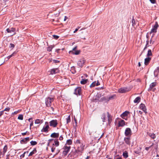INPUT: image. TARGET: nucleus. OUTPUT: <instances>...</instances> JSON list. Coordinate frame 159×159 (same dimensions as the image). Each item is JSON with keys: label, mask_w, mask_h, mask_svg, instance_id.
Segmentation results:
<instances>
[{"label": "nucleus", "mask_w": 159, "mask_h": 159, "mask_svg": "<svg viewBox=\"0 0 159 159\" xmlns=\"http://www.w3.org/2000/svg\"><path fill=\"white\" fill-rule=\"evenodd\" d=\"M106 115L105 113H103L101 116V119H102V121L103 122H105L106 121Z\"/></svg>", "instance_id": "obj_25"}, {"label": "nucleus", "mask_w": 159, "mask_h": 159, "mask_svg": "<svg viewBox=\"0 0 159 159\" xmlns=\"http://www.w3.org/2000/svg\"><path fill=\"white\" fill-rule=\"evenodd\" d=\"M122 155L125 158H127L128 157V153L126 151H125L123 152Z\"/></svg>", "instance_id": "obj_29"}, {"label": "nucleus", "mask_w": 159, "mask_h": 159, "mask_svg": "<svg viewBox=\"0 0 159 159\" xmlns=\"http://www.w3.org/2000/svg\"><path fill=\"white\" fill-rule=\"evenodd\" d=\"M148 44H146V46H145V47H144V49L143 50V51H142V53L140 55H141V54L143 52V51L144 50H145L149 46H148Z\"/></svg>", "instance_id": "obj_49"}, {"label": "nucleus", "mask_w": 159, "mask_h": 159, "mask_svg": "<svg viewBox=\"0 0 159 159\" xmlns=\"http://www.w3.org/2000/svg\"><path fill=\"white\" fill-rule=\"evenodd\" d=\"M125 125V122L124 120H121L118 122L119 126H123Z\"/></svg>", "instance_id": "obj_23"}, {"label": "nucleus", "mask_w": 159, "mask_h": 159, "mask_svg": "<svg viewBox=\"0 0 159 159\" xmlns=\"http://www.w3.org/2000/svg\"><path fill=\"white\" fill-rule=\"evenodd\" d=\"M12 156H13V155L11 156L10 154H9L7 156L6 159H11V158H10V157H12Z\"/></svg>", "instance_id": "obj_48"}, {"label": "nucleus", "mask_w": 159, "mask_h": 159, "mask_svg": "<svg viewBox=\"0 0 159 159\" xmlns=\"http://www.w3.org/2000/svg\"><path fill=\"white\" fill-rule=\"evenodd\" d=\"M151 59V58L149 57H148L145 59L144 60V64L145 65H147Z\"/></svg>", "instance_id": "obj_16"}, {"label": "nucleus", "mask_w": 159, "mask_h": 159, "mask_svg": "<svg viewBox=\"0 0 159 159\" xmlns=\"http://www.w3.org/2000/svg\"><path fill=\"white\" fill-rule=\"evenodd\" d=\"M30 143L32 146L36 145L37 144V142L35 141H32L30 142Z\"/></svg>", "instance_id": "obj_40"}, {"label": "nucleus", "mask_w": 159, "mask_h": 159, "mask_svg": "<svg viewBox=\"0 0 159 159\" xmlns=\"http://www.w3.org/2000/svg\"><path fill=\"white\" fill-rule=\"evenodd\" d=\"M10 48H12V49L13 48L15 47V45L12 43H11L10 44Z\"/></svg>", "instance_id": "obj_54"}, {"label": "nucleus", "mask_w": 159, "mask_h": 159, "mask_svg": "<svg viewBox=\"0 0 159 159\" xmlns=\"http://www.w3.org/2000/svg\"><path fill=\"white\" fill-rule=\"evenodd\" d=\"M63 138L62 135L60 136L59 138V139L60 141L62 140H63Z\"/></svg>", "instance_id": "obj_53"}, {"label": "nucleus", "mask_w": 159, "mask_h": 159, "mask_svg": "<svg viewBox=\"0 0 159 159\" xmlns=\"http://www.w3.org/2000/svg\"><path fill=\"white\" fill-rule=\"evenodd\" d=\"M96 82L95 81L92 83L90 85V87L91 88L94 87L96 85Z\"/></svg>", "instance_id": "obj_44"}, {"label": "nucleus", "mask_w": 159, "mask_h": 159, "mask_svg": "<svg viewBox=\"0 0 159 159\" xmlns=\"http://www.w3.org/2000/svg\"><path fill=\"white\" fill-rule=\"evenodd\" d=\"M159 73V67H157L154 72V74L155 77H157Z\"/></svg>", "instance_id": "obj_19"}, {"label": "nucleus", "mask_w": 159, "mask_h": 159, "mask_svg": "<svg viewBox=\"0 0 159 159\" xmlns=\"http://www.w3.org/2000/svg\"><path fill=\"white\" fill-rule=\"evenodd\" d=\"M115 96V95H111L109 97H108L107 96V97H108V101H109L110 100H111V99H114V97Z\"/></svg>", "instance_id": "obj_39"}, {"label": "nucleus", "mask_w": 159, "mask_h": 159, "mask_svg": "<svg viewBox=\"0 0 159 159\" xmlns=\"http://www.w3.org/2000/svg\"><path fill=\"white\" fill-rule=\"evenodd\" d=\"M32 118H30L28 119V121L30 122V129H31V127L33 125V122L32 120Z\"/></svg>", "instance_id": "obj_31"}, {"label": "nucleus", "mask_w": 159, "mask_h": 159, "mask_svg": "<svg viewBox=\"0 0 159 159\" xmlns=\"http://www.w3.org/2000/svg\"><path fill=\"white\" fill-rule=\"evenodd\" d=\"M15 29L13 28H7L6 30V31L8 33H10L11 34V35L12 36L15 34Z\"/></svg>", "instance_id": "obj_8"}, {"label": "nucleus", "mask_w": 159, "mask_h": 159, "mask_svg": "<svg viewBox=\"0 0 159 159\" xmlns=\"http://www.w3.org/2000/svg\"><path fill=\"white\" fill-rule=\"evenodd\" d=\"M70 121V116H68L66 118V122L67 123H68Z\"/></svg>", "instance_id": "obj_42"}, {"label": "nucleus", "mask_w": 159, "mask_h": 159, "mask_svg": "<svg viewBox=\"0 0 159 159\" xmlns=\"http://www.w3.org/2000/svg\"><path fill=\"white\" fill-rule=\"evenodd\" d=\"M37 152V150L36 148H34L33 151L31 152L29 154V156H31Z\"/></svg>", "instance_id": "obj_30"}, {"label": "nucleus", "mask_w": 159, "mask_h": 159, "mask_svg": "<svg viewBox=\"0 0 159 159\" xmlns=\"http://www.w3.org/2000/svg\"><path fill=\"white\" fill-rule=\"evenodd\" d=\"M80 52V50H76L74 52L73 51H70L69 52V53H71L73 54H75L76 55H79Z\"/></svg>", "instance_id": "obj_24"}, {"label": "nucleus", "mask_w": 159, "mask_h": 159, "mask_svg": "<svg viewBox=\"0 0 159 159\" xmlns=\"http://www.w3.org/2000/svg\"><path fill=\"white\" fill-rule=\"evenodd\" d=\"M125 135L126 136L129 137L132 134V132L130 128H127L126 129L125 132Z\"/></svg>", "instance_id": "obj_7"}, {"label": "nucleus", "mask_w": 159, "mask_h": 159, "mask_svg": "<svg viewBox=\"0 0 159 159\" xmlns=\"http://www.w3.org/2000/svg\"><path fill=\"white\" fill-rule=\"evenodd\" d=\"M16 52H14L11 55H10L11 57L14 56V55L15 54H16Z\"/></svg>", "instance_id": "obj_60"}, {"label": "nucleus", "mask_w": 159, "mask_h": 159, "mask_svg": "<svg viewBox=\"0 0 159 159\" xmlns=\"http://www.w3.org/2000/svg\"><path fill=\"white\" fill-rule=\"evenodd\" d=\"M19 112H20V111L19 110L16 111H15L14 112L12 113L11 114V115H16V114H17V113H18Z\"/></svg>", "instance_id": "obj_45"}, {"label": "nucleus", "mask_w": 159, "mask_h": 159, "mask_svg": "<svg viewBox=\"0 0 159 159\" xmlns=\"http://www.w3.org/2000/svg\"><path fill=\"white\" fill-rule=\"evenodd\" d=\"M77 46H75V47H74L72 49V51H73V52H74V51H75V50L77 49Z\"/></svg>", "instance_id": "obj_61"}, {"label": "nucleus", "mask_w": 159, "mask_h": 159, "mask_svg": "<svg viewBox=\"0 0 159 159\" xmlns=\"http://www.w3.org/2000/svg\"><path fill=\"white\" fill-rule=\"evenodd\" d=\"M16 52H14L11 55H10L11 57L14 56V55L15 54H16Z\"/></svg>", "instance_id": "obj_59"}, {"label": "nucleus", "mask_w": 159, "mask_h": 159, "mask_svg": "<svg viewBox=\"0 0 159 159\" xmlns=\"http://www.w3.org/2000/svg\"><path fill=\"white\" fill-rule=\"evenodd\" d=\"M159 27V25L157 22H156L154 25L152 26V28L151 29L150 32V34L152 33H156L157 32V30Z\"/></svg>", "instance_id": "obj_4"}, {"label": "nucleus", "mask_w": 159, "mask_h": 159, "mask_svg": "<svg viewBox=\"0 0 159 159\" xmlns=\"http://www.w3.org/2000/svg\"><path fill=\"white\" fill-rule=\"evenodd\" d=\"M149 136L152 139H154L156 138V135L154 133H150L149 134Z\"/></svg>", "instance_id": "obj_36"}, {"label": "nucleus", "mask_w": 159, "mask_h": 159, "mask_svg": "<svg viewBox=\"0 0 159 159\" xmlns=\"http://www.w3.org/2000/svg\"><path fill=\"white\" fill-rule=\"evenodd\" d=\"M53 37L54 38L56 39H57L59 38V36L56 35H53Z\"/></svg>", "instance_id": "obj_52"}, {"label": "nucleus", "mask_w": 159, "mask_h": 159, "mask_svg": "<svg viewBox=\"0 0 159 159\" xmlns=\"http://www.w3.org/2000/svg\"><path fill=\"white\" fill-rule=\"evenodd\" d=\"M50 74L53 75L58 73L60 72V70L58 68L52 69L50 71Z\"/></svg>", "instance_id": "obj_10"}, {"label": "nucleus", "mask_w": 159, "mask_h": 159, "mask_svg": "<svg viewBox=\"0 0 159 159\" xmlns=\"http://www.w3.org/2000/svg\"><path fill=\"white\" fill-rule=\"evenodd\" d=\"M131 22L132 26L134 27V26L136 25V21L134 19V17H133L132 18Z\"/></svg>", "instance_id": "obj_33"}, {"label": "nucleus", "mask_w": 159, "mask_h": 159, "mask_svg": "<svg viewBox=\"0 0 159 159\" xmlns=\"http://www.w3.org/2000/svg\"><path fill=\"white\" fill-rule=\"evenodd\" d=\"M141 98L140 97H138L135 98L134 100V102L135 103H138L140 101Z\"/></svg>", "instance_id": "obj_26"}, {"label": "nucleus", "mask_w": 159, "mask_h": 159, "mask_svg": "<svg viewBox=\"0 0 159 159\" xmlns=\"http://www.w3.org/2000/svg\"><path fill=\"white\" fill-rule=\"evenodd\" d=\"M50 125L53 127H55L57 125V120H52L50 122Z\"/></svg>", "instance_id": "obj_9"}, {"label": "nucleus", "mask_w": 159, "mask_h": 159, "mask_svg": "<svg viewBox=\"0 0 159 159\" xmlns=\"http://www.w3.org/2000/svg\"><path fill=\"white\" fill-rule=\"evenodd\" d=\"M84 146H81L80 147H79L77 149H75L73 152V154L75 156H78L79 153H82L83 150Z\"/></svg>", "instance_id": "obj_1"}, {"label": "nucleus", "mask_w": 159, "mask_h": 159, "mask_svg": "<svg viewBox=\"0 0 159 159\" xmlns=\"http://www.w3.org/2000/svg\"><path fill=\"white\" fill-rule=\"evenodd\" d=\"M26 152H25L22 155H21L20 157L22 158H24L25 157V154Z\"/></svg>", "instance_id": "obj_55"}, {"label": "nucleus", "mask_w": 159, "mask_h": 159, "mask_svg": "<svg viewBox=\"0 0 159 159\" xmlns=\"http://www.w3.org/2000/svg\"><path fill=\"white\" fill-rule=\"evenodd\" d=\"M80 27H78V28H76L75 29V30L74 31V33H76L79 30V29L80 28Z\"/></svg>", "instance_id": "obj_62"}, {"label": "nucleus", "mask_w": 159, "mask_h": 159, "mask_svg": "<svg viewBox=\"0 0 159 159\" xmlns=\"http://www.w3.org/2000/svg\"><path fill=\"white\" fill-rule=\"evenodd\" d=\"M108 102L107 96V97H102L100 98V102Z\"/></svg>", "instance_id": "obj_17"}, {"label": "nucleus", "mask_w": 159, "mask_h": 159, "mask_svg": "<svg viewBox=\"0 0 159 159\" xmlns=\"http://www.w3.org/2000/svg\"><path fill=\"white\" fill-rule=\"evenodd\" d=\"M152 55L151 50L149 49L148 51V53L147 54V56L148 57H149L152 56Z\"/></svg>", "instance_id": "obj_35"}, {"label": "nucleus", "mask_w": 159, "mask_h": 159, "mask_svg": "<svg viewBox=\"0 0 159 159\" xmlns=\"http://www.w3.org/2000/svg\"><path fill=\"white\" fill-rule=\"evenodd\" d=\"M107 117L108 118V122L109 125H110L112 121V116L108 112H107Z\"/></svg>", "instance_id": "obj_13"}, {"label": "nucleus", "mask_w": 159, "mask_h": 159, "mask_svg": "<svg viewBox=\"0 0 159 159\" xmlns=\"http://www.w3.org/2000/svg\"><path fill=\"white\" fill-rule=\"evenodd\" d=\"M85 62V61L84 59H81L78 61L77 64L80 67H82Z\"/></svg>", "instance_id": "obj_12"}, {"label": "nucleus", "mask_w": 159, "mask_h": 159, "mask_svg": "<svg viewBox=\"0 0 159 159\" xmlns=\"http://www.w3.org/2000/svg\"><path fill=\"white\" fill-rule=\"evenodd\" d=\"M140 152V150H137L136 149H135L134 151V153L137 154H139Z\"/></svg>", "instance_id": "obj_46"}, {"label": "nucleus", "mask_w": 159, "mask_h": 159, "mask_svg": "<svg viewBox=\"0 0 159 159\" xmlns=\"http://www.w3.org/2000/svg\"><path fill=\"white\" fill-rule=\"evenodd\" d=\"M139 107L140 109L142 110L144 112L146 113L147 112L146 111V108L144 104L143 103L141 104L140 105Z\"/></svg>", "instance_id": "obj_15"}, {"label": "nucleus", "mask_w": 159, "mask_h": 159, "mask_svg": "<svg viewBox=\"0 0 159 159\" xmlns=\"http://www.w3.org/2000/svg\"><path fill=\"white\" fill-rule=\"evenodd\" d=\"M10 109V107H7V108H6L3 111H9Z\"/></svg>", "instance_id": "obj_50"}, {"label": "nucleus", "mask_w": 159, "mask_h": 159, "mask_svg": "<svg viewBox=\"0 0 159 159\" xmlns=\"http://www.w3.org/2000/svg\"><path fill=\"white\" fill-rule=\"evenodd\" d=\"M53 46L52 45H51L49 46L47 48V50L49 52H51L52 51V49L53 48Z\"/></svg>", "instance_id": "obj_38"}, {"label": "nucleus", "mask_w": 159, "mask_h": 159, "mask_svg": "<svg viewBox=\"0 0 159 159\" xmlns=\"http://www.w3.org/2000/svg\"><path fill=\"white\" fill-rule=\"evenodd\" d=\"M23 119V115L22 114L19 115L18 117V119L19 120H22Z\"/></svg>", "instance_id": "obj_41"}, {"label": "nucleus", "mask_w": 159, "mask_h": 159, "mask_svg": "<svg viewBox=\"0 0 159 159\" xmlns=\"http://www.w3.org/2000/svg\"><path fill=\"white\" fill-rule=\"evenodd\" d=\"M157 85V83L156 82H154L152 83L149 86V87L148 89V91H151L152 88L155 87Z\"/></svg>", "instance_id": "obj_14"}, {"label": "nucleus", "mask_w": 159, "mask_h": 159, "mask_svg": "<svg viewBox=\"0 0 159 159\" xmlns=\"http://www.w3.org/2000/svg\"><path fill=\"white\" fill-rule=\"evenodd\" d=\"M7 145H6L4 146V147L3 148V156H4L5 155V154L7 151Z\"/></svg>", "instance_id": "obj_28"}, {"label": "nucleus", "mask_w": 159, "mask_h": 159, "mask_svg": "<svg viewBox=\"0 0 159 159\" xmlns=\"http://www.w3.org/2000/svg\"><path fill=\"white\" fill-rule=\"evenodd\" d=\"M72 140L71 139H68L66 141V143L68 145H70L72 143Z\"/></svg>", "instance_id": "obj_37"}, {"label": "nucleus", "mask_w": 159, "mask_h": 159, "mask_svg": "<svg viewBox=\"0 0 159 159\" xmlns=\"http://www.w3.org/2000/svg\"><path fill=\"white\" fill-rule=\"evenodd\" d=\"M154 41H152V39H151L150 41V44H153L154 43Z\"/></svg>", "instance_id": "obj_63"}, {"label": "nucleus", "mask_w": 159, "mask_h": 159, "mask_svg": "<svg viewBox=\"0 0 159 159\" xmlns=\"http://www.w3.org/2000/svg\"><path fill=\"white\" fill-rule=\"evenodd\" d=\"M30 140V138L29 137L24 138L20 140V142L22 144L26 143L27 141Z\"/></svg>", "instance_id": "obj_18"}, {"label": "nucleus", "mask_w": 159, "mask_h": 159, "mask_svg": "<svg viewBox=\"0 0 159 159\" xmlns=\"http://www.w3.org/2000/svg\"><path fill=\"white\" fill-rule=\"evenodd\" d=\"M4 111H0V116H2L4 113Z\"/></svg>", "instance_id": "obj_58"}, {"label": "nucleus", "mask_w": 159, "mask_h": 159, "mask_svg": "<svg viewBox=\"0 0 159 159\" xmlns=\"http://www.w3.org/2000/svg\"><path fill=\"white\" fill-rule=\"evenodd\" d=\"M87 81L88 80L82 79V80L80 81V83L81 84H86Z\"/></svg>", "instance_id": "obj_32"}, {"label": "nucleus", "mask_w": 159, "mask_h": 159, "mask_svg": "<svg viewBox=\"0 0 159 159\" xmlns=\"http://www.w3.org/2000/svg\"><path fill=\"white\" fill-rule=\"evenodd\" d=\"M129 113V112L127 111H125L123 112L121 115V116L123 118H124V117L127 116Z\"/></svg>", "instance_id": "obj_27"}, {"label": "nucleus", "mask_w": 159, "mask_h": 159, "mask_svg": "<svg viewBox=\"0 0 159 159\" xmlns=\"http://www.w3.org/2000/svg\"><path fill=\"white\" fill-rule=\"evenodd\" d=\"M102 96L101 94H97L95 96V100L100 102V98H102Z\"/></svg>", "instance_id": "obj_20"}, {"label": "nucleus", "mask_w": 159, "mask_h": 159, "mask_svg": "<svg viewBox=\"0 0 159 159\" xmlns=\"http://www.w3.org/2000/svg\"><path fill=\"white\" fill-rule=\"evenodd\" d=\"M75 125H74V128L75 129V130H76V127L77 126V121L76 120L75 118Z\"/></svg>", "instance_id": "obj_47"}, {"label": "nucleus", "mask_w": 159, "mask_h": 159, "mask_svg": "<svg viewBox=\"0 0 159 159\" xmlns=\"http://www.w3.org/2000/svg\"><path fill=\"white\" fill-rule=\"evenodd\" d=\"M53 62H54L55 63H59L60 62V61H59L56 60H53Z\"/></svg>", "instance_id": "obj_51"}, {"label": "nucleus", "mask_w": 159, "mask_h": 159, "mask_svg": "<svg viewBox=\"0 0 159 159\" xmlns=\"http://www.w3.org/2000/svg\"><path fill=\"white\" fill-rule=\"evenodd\" d=\"M47 124V125L43 126V128L41 130L42 132H47L48 131V129L49 128V126L48 125V123L47 122H46L45 124Z\"/></svg>", "instance_id": "obj_11"}, {"label": "nucleus", "mask_w": 159, "mask_h": 159, "mask_svg": "<svg viewBox=\"0 0 159 159\" xmlns=\"http://www.w3.org/2000/svg\"><path fill=\"white\" fill-rule=\"evenodd\" d=\"M70 148L71 147L70 146H67L66 145L65 146L63 147V149L64 150L63 151L62 153L65 156H66L67 154L70 151Z\"/></svg>", "instance_id": "obj_3"}, {"label": "nucleus", "mask_w": 159, "mask_h": 159, "mask_svg": "<svg viewBox=\"0 0 159 159\" xmlns=\"http://www.w3.org/2000/svg\"><path fill=\"white\" fill-rule=\"evenodd\" d=\"M56 148L55 147H52L51 148V151L52 152H53L54 151Z\"/></svg>", "instance_id": "obj_56"}, {"label": "nucleus", "mask_w": 159, "mask_h": 159, "mask_svg": "<svg viewBox=\"0 0 159 159\" xmlns=\"http://www.w3.org/2000/svg\"><path fill=\"white\" fill-rule=\"evenodd\" d=\"M54 98L48 97L45 99V104L47 107L51 106V103L54 101Z\"/></svg>", "instance_id": "obj_2"}, {"label": "nucleus", "mask_w": 159, "mask_h": 159, "mask_svg": "<svg viewBox=\"0 0 159 159\" xmlns=\"http://www.w3.org/2000/svg\"><path fill=\"white\" fill-rule=\"evenodd\" d=\"M129 89L127 87H122L120 88L118 90L119 93H124L129 91Z\"/></svg>", "instance_id": "obj_5"}, {"label": "nucleus", "mask_w": 159, "mask_h": 159, "mask_svg": "<svg viewBox=\"0 0 159 159\" xmlns=\"http://www.w3.org/2000/svg\"><path fill=\"white\" fill-rule=\"evenodd\" d=\"M124 141L125 143L129 145L130 144V138L129 137H125L124 138Z\"/></svg>", "instance_id": "obj_21"}, {"label": "nucleus", "mask_w": 159, "mask_h": 159, "mask_svg": "<svg viewBox=\"0 0 159 159\" xmlns=\"http://www.w3.org/2000/svg\"><path fill=\"white\" fill-rule=\"evenodd\" d=\"M54 142V144L57 147L59 145V143L58 141V139H57L56 140H55Z\"/></svg>", "instance_id": "obj_34"}, {"label": "nucleus", "mask_w": 159, "mask_h": 159, "mask_svg": "<svg viewBox=\"0 0 159 159\" xmlns=\"http://www.w3.org/2000/svg\"><path fill=\"white\" fill-rule=\"evenodd\" d=\"M35 124H39L41 123L40 120L39 119H36L35 121Z\"/></svg>", "instance_id": "obj_43"}, {"label": "nucleus", "mask_w": 159, "mask_h": 159, "mask_svg": "<svg viewBox=\"0 0 159 159\" xmlns=\"http://www.w3.org/2000/svg\"><path fill=\"white\" fill-rule=\"evenodd\" d=\"M150 1L153 4H154L156 2L155 0H150Z\"/></svg>", "instance_id": "obj_57"}, {"label": "nucleus", "mask_w": 159, "mask_h": 159, "mask_svg": "<svg viewBox=\"0 0 159 159\" xmlns=\"http://www.w3.org/2000/svg\"><path fill=\"white\" fill-rule=\"evenodd\" d=\"M76 143L80 144V140H77L76 141Z\"/></svg>", "instance_id": "obj_64"}, {"label": "nucleus", "mask_w": 159, "mask_h": 159, "mask_svg": "<svg viewBox=\"0 0 159 159\" xmlns=\"http://www.w3.org/2000/svg\"><path fill=\"white\" fill-rule=\"evenodd\" d=\"M59 136V133H53L51 135V137L53 138H58Z\"/></svg>", "instance_id": "obj_22"}, {"label": "nucleus", "mask_w": 159, "mask_h": 159, "mask_svg": "<svg viewBox=\"0 0 159 159\" xmlns=\"http://www.w3.org/2000/svg\"><path fill=\"white\" fill-rule=\"evenodd\" d=\"M74 94L76 95H80L81 94V88L80 87H78L75 90Z\"/></svg>", "instance_id": "obj_6"}]
</instances>
